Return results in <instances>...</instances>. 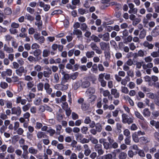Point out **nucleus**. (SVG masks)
Instances as JSON below:
<instances>
[{
	"label": "nucleus",
	"instance_id": "f257e3e1",
	"mask_svg": "<svg viewBox=\"0 0 159 159\" xmlns=\"http://www.w3.org/2000/svg\"><path fill=\"white\" fill-rule=\"evenodd\" d=\"M115 76L117 81L118 82L121 81V84L124 86H126L127 82L130 80V79L128 76H126L125 79H122L117 74L115 75Z\"/></svg>",
	"mask_w": 159,
	"mask_h": 159
},
{
	"label": "nucleus",
	"instance_id": "f03ea898",
	"mask_svg": "<svg viewBox=\"0 0 159 159\" xmlns=\"http://www.w3.org/2000/svg\"><path fill=\"white\" fill-rule=\"evenodd\" d=\"M20 26L18 23L15 22H12L11 24V28L10 29L9 31L11 34H15L17 33V31L16 30Z\"/></svg>",
	"mask_w": 159,
	"mask_h": 159
},
{
	"label": "nucleus",
	"instance_id": "7ed1b4c3",
	"mask_svg": "<svg viewBox=\"0 0 159 159\" xmlns=\"http://www.w3.org/2000/svg\"><path fill=\"white\" fill-rule=\"evenodd\" d=\"M90 46L93 50L95 51L96 53L100 54L102 53V51H101L95 43L93 42L91 43L90 45Z\"/></svg>",
	"mask_w": 159,
	"mask_h": 159
},
{
	"label": "nucleus",
	"instance_id": "20e7f679",
	"mask_svg": "<svg viewBox=\"0 0 159 159\" xmlns=\"http://www.w3.org/2000/svg\"><path fill=\"white\" fill-rule=\"evenodd\" d=\"M122 122L124 123H128L130 124L133 122V119L131 118H128V116L125 114H123L122 116Z\"/></svg>",
	"mask_w": 159,
	"mask_h": 159
},
{
	"label": "nucleus",
	"instance_id": "39448f33",
	"mask_svg": "<svg viewBox=\"0 0 159 159\" xmlns=\"http://www.w3.org/2000/svg\"><path fill=\"white\" fill-rule=\"evenodd\" d=\"M34 37L36 41H38L40 44L43 43L45 41V38L43 36H40L38 33H35L34 34Z\"/></svg>",
	"mask_w": 159,
	"mask_h": 159
},
{
	"label": "nucleus",
	"instance_id": "423d86ee",
	"mask_svg": "<svg viewBox=\"0 0 159 159\" xmlns=\"http://www.w3.org/2000/svg\"><path fill=\"white\" fill-rule=\"evenodd\" d=\"M11 111L12 114L16 115L18 116H19L21 113V108L19 106L12 108L11 109Z\"/></svg>",
	"mask_w": 159,
	"mask_h": 159
},
{
	"label": "nucleus",
	"instance_id": "0eeeda50",
	"mask_svg": "<svg viewBox=\"0 0 159 159\" xmlns=\"http://www.w3.org/2000/svg\"><path fill=\"white\" fill-rule=\"evenodd\" d=\"M101 50L103 51H106L109 49L110 46L109 43L104 42L102 41L100 42L99 43Z\"/></svg>",
	"mask_w": 159,
	"mask_h": 159
},
{
	"label": "nucleus",
	"instance_id": "6e6552de",
	"mask_svg": "<svg viewBox=\"0 0 159 159\" xmlns=\"http://www.w3.org/2000/svg\"><path fill=\"white\" fill-rule=\"evenodd\" d=\"M98 36L100 38L102 39L104 41L107 42L110 40V34L108 32L106 33L103 34H99Z\"/></svg>",
	"mask_w": 159,
	"mask_h": 159
},
{
	"label": "nucleus",
	"instance_id": "1a4fd4ad",
	"mask_svg": "<svg viewBox=\"0 0 159 159\" xmlns=\"http://www.w3.org/2000/svg\"><path fill=\"white\" fill-rule=\"evenodd\" d=\"M12 70L10 69H7L5 71L2 72L1 75L2 77L4 78L6 76H10L12 75Z\"/></svg>",
	"mask_w": 159,
	"mask_h": 159
},
{
	"label": "nucleus",
	"instance_id": "9d476101",
	"mask_svg": "<svg viewBox=\"0 0 159 159\" xmlns=\"http://www.w3.org/2000/svg\"><path fill=\"white\" fill-rule=\"evenodd\" d=\"M3 49L4 51L8 53H12L14 52L13 48L12 47L8 46L6 44L4 45Z\"/></svg>",
	"mask_w": 159,
	"mask_h": 159
},
{
	"label": "nucleus",
	"instance_id": "9b49d317",
	"mask_svg": "<svg viewBox=\"0 0 159 159\" xmlns=\"http://www.w3.org/2000/svg\"><path fill=\"white\" fill-rule=\"evenodd\" d=\"M150 2L148 1H145L144 3L145 8L146 9L147 11L149 12H152L153 11V9L152 7H150Z\"/></svg>",
	"mask_w": 159,
	"mask_h": 159
},
{
	"label": "nucleus",
	"instance_id": "f8f14e48",
	"mask_svg": "<svg viewBox=\"0 0 159 159\" xmlns=\"http://www.w3.org/2000/svg\"><path fill=\"white\" fill-rule=\"evenodd\" d=\"M25 70L23 66H21L18 69H17L15 71V73L17 75L21 76L22 74L25 72Z\"/></svg>",
	"mask_w": 159,
	"mask_h": 159
},
{
	"label": "nucleus",
	"instance_id": "ddd939ff",
	"mask_svg": "<svg viewBox=\"0 0 159 159\" xmlns=\"http://www.w3.org/2000/svg\"><path fill=\"white\" fill-rule=\"evenodd\" d=\"M59 79L58 74L56 73L54 74L53 78L51 80V81L52 83L56 84L59 82Z\"/></svg>",
	"mask_w": 159,
	"mask_h": 159
},
{
	"label": "nucleus",
	"instance_id": "4468645a",
	"mask_svg": "<svg viewBox=\"0 0 159 159\" xmlns=\"http://www.w3.org/2000/svg\"><path fill=\"white\" fill-rule=\"evenodd\" d=\"M151 34L152 36L156 37L159 35V27L156 26L152 31Z\"/></svg>",
	"mask_w": 159,
	"mask_h": 159
},
{
	"label": "nucleus",
	"instance_id": "2eb2a0df",
	"mask_svg": "<svg viewBox=\"0 0 159 159\" xmlns=\"http://www.w3.org/2000/svg\"><path fill=\"white\" fill-rule=\"evenodd\" d=\"M111 93L116 98H118L120 96V93L118 92L117 89H111Z\"/></svg>",
	"mask_w": 159,
	"mask_h": 159
},
{
	"label": "nucleus",
	"instance_id": "dca6fc26",
	"mask_svg": "<svg viewBox=\"0 0 159 159\" xmlns=\"http://www.w3.org/2000/svg\"><path fill=\"white\" fill-rule=\"evenodd\" d=\"M95 89L93 87H90L88 88L86 92V93L89 95H94L95 92Z\"/></svg>",
	"mask_w": 159,
	"mask_h": 159
},
{
	"label": "nucleus",
	"instance_id": "f3484780",
	"mask_svg": "<svg viewBox=\"0 0 159 159\" xmlns=\"http://www.w3.org/2000/svg\"><path fill=\"white\" fill-rule=\"evenodd\" d=\"M99 90L100 93L102 94L104 97H106L110 95V92L108 90H104L103 88H101Z\"/></svg>",
	"mask_w": 159,
	"mask_h": 159
},
{
	"label": "nucleus",
	"instance_id": "a211bd4d",
	"mask_svg": "<svg viewBox=\"0 0 159 159\" xmlns=\"http://www.w3.org/2000/svg\"><path fill=\"white\" fill-rule=\"evenodd\" d=\"M39 3L40 6L43 8V9L45 11H47L49 9L50 6L49 5L45 4L44 2L42 1L40 2Z\"/></svg>",
	"mask_w": 159,
	"mask_h": 159
},
{
	"label": "nucleus",
	"instance_id": "6ab92c4d",
	"mask_svg": "<svg viewBox=\"0 0 159 159\" xmlns=\"http://www.w3.org/2000/svg\"><path fill=\"white\" fill-rule=\"evenodd\" d=\"M37 136L38 139L44 138L45 136H47L45 133L42 131H39L37 134Z\"/></svg>",
	"mask_w": 159,
	"mask_h": 159
},
{
	"label": "nucleus",
	"instance_id": "aec40b11",
	"mask_svg": "<svg viewBox=\"0 0 159 159\" xmlns=\"http://www.w3.org/2000/svg\"><path fill=\"white\" fill-rule=\"evenodd\" d=\"M48 71H43V75L45 77L48 78L49 77L50 75L52 74V72L51 69L49 68H48Z\"/></svg>",
	"mask_w": 159,
	"mask_h": 159
},
{
	"label": "nucleus",
	"instance_id": "412c9836",
	"mask_svg": "<svg viewBox=\"0 0 159 159\" xmlns=\"http://www.w3.org/2000/svg\"><path fill=\"white\" fill-rule=\"evenodd\" d=\"M127 156V154L126 152H121L118 154V158L119 159H126Z\"/></svg>",
	"mask_w": 159,
	"mask_h": 159
},
{
	"label": "nucleus",
	"instance_id": "4be33fe9",
	"mask_svg": "<svg viewBox=\"0 0 159 159\" xmlns=\"http://www.w3.org/2000/svg\"><path fill=\"white\" fill-rule=\"evenodd\" d=\"M95 54V52L93 51H88L86 52V56L88 58H90L93 57Z\"/></svg>",
	"mask_w": 159,
	"mask_h": 159
},
{
	"label": "nucleus",
	"instance_id": "5701e85b",
	"mask_svg": "<svg viewBox=\"0 0 159 159\" xmlns=\"http://www.w3.org/2000/svg\"><path fill=\"white\" fill-rule=\"evenodd\" d=\"M90 85V83L88 80H85L81 84V87L83 88L88 87Z\"/></svg>",
	"mask_w": 159,
	"mask_h": 159
},
{
	"label": "nucleus",
	"instance_id": "b1692460",
	"mask_svg": "<svg viewBox=\"0 0 159 159\" xmlns=\"http://www.w3.org/2000/svg\"><path fill=\"white\" fill-rule=\"evenodd\" d=\"M143 45L145 47L149 49H152L154 47L152 44L149 43L147 41H145L143 43Z\"/></svg>",
	"mask_w": 159,
	"mask_h": 159
},
{
	"label": "nucleus",
	"instance_id": "393cba45",
	"mask_svg": "<svg viewBox=\"0 0 159 159\" xmlns=\"http://www.w3.org/2000/svg\"><path fill=\"white\" fill-rule=\"evenodd\" d=\"M54 88L60 90H66L65 89V86H62V85L60 84H57L54 86Z\"/></svg>",
	"mask_w": 159,
	"mask_h": 159
},
{
	"label": "nucleus",
	"instance_id": "a878e982",
	"mask_svg": "<svg viewBox=\"0 0 159 159\" xmlns=\"http://www.w3.org/2000/svg\"><path fill=\"white\" fill-rule=\"evenodd\" d=\"M146 31L144 29H143L140 33L139 37L140 39H142L144 38L146 35Z\"/></svg>",
	"mask_w": 159,
	"mask_h": 159
},
{
	"label": "nucleus",
	"instance_id": "bb28decb",
	"mask_svg": "<svg viewBox=\"0 0 159 159\" xmlns=\"http://www.w3.org/2000/svg\"><path fill=\"white\" fill-rule=\"evenodd\" d=\"M42 53V51L40 49H37L35 50L33 52L34 56L36 57H38Z\"/></svg>",
	"mask_w": 159,
	"mask_h": 159
},
{
	"label": "nucleus",
	"instance_id": "cd10ccee",
	"mask_svg": "<svg viewBox=\"0 0 159 159\" xmlns=\"http://www.w3.org/2000/svg\"><path fill=\"white\" fill-rule=\"evenodd\" d=\"M143 114L144 116L149 117L151 115V112L148 108H145L143 110Z\"/></svg>",
	"mask_w": 159,
	"mask_h": 159
},
{
	"label": "nucleus",
	"instance_id": "c85d7f7f",
	"mask_svg": "<svg viewBox=\"0 0 159 159\" xmlns=\"http://www.w3.org/2000/svg\"><path fill=\"white\" fill-rule=\"evenodd\" d=\"M29 152L31 154L34 155L37 153L38 150L33 147H30L29 148Z\"/></svg>",
	"mask_w": 159,
	"mask_h": 159
},
{
	"label": "nucleus",
	"instance_id": "c756f323",
	"mask_svg": "<svg viewBox=\"0 0 159 159\" xmlns=\"http://www.w3.org/2000/svg\"><path fill=\"white\" fill-rule=\"evenodd\" d=\"M124 99L128 101L130 104L131 106H134V102L131 98L128 96L124 97Z\"/></svg>",
	"mask_w": 159,
	"mask_h": 159
},
{
	"label": "nucleus",
	"instance_id": "7c9ffc66",
	"mask_svg": "<svg viewBox=\"0 0 159 159\" xmlns=\"http://www.w3.org/2000/svg\"><path fill=\"white\" fill-rule=\"evenodd\" d=\"M73 34L78 35V37L79 38L81 37L82 34V31L80 30L76 29L74 30L73 31Z\"/></svg>",
	"mask_w": 159,
	"mask_h": 159
},
{
	"label": "nucleus",
	"instance_id": "2f4dec72",
	"mask_svg": "<svg viewBox=\"0 0 159 159\" xmlns=\"http://www.w3.org/2000/svg\"><path fill=\"white\" fill-rule=\"evenodd\" d=\"M47 132L49 134L50 136H53L56 133L55 130L52 129L51 127L49 128V129L47 130Z\"/></svg>",
	"mask_w": 159,
	"mask_h": 159
},
{
	"label": "nucleus",
	"instance_id": "473e14b6",
	"mask_svg": "<svg viewBox=\"0 0 159 159\" xmlns=\"http://www.w3.org/2000/svg\"><path fill=\"white\" fill-rule=\"evenodd\" d=\"M34 103L36 106H39L41 105L42 103L41 99L39 98H36L34 101Z\"/></svg>",
	"mask_w": 159,
	"mask_h": 159
},
{
	"label": "nucleus",
	"instance_id": "72a5a7b5",
	"mask_svg": "<svg viewBox=\"0 0 159 159\" xmlns=\"http://www.w3.org/2000/svg\"><path fill=\"white\" fill-rule=\"evenodd\" d=\"M31 107V104L30 103H28L23 106L22 108L23 111L25 112L28 111Z\"/></svg>",
	"mask_w": 159,
	"mask_h": 159
},
{
	"label": "nucleus",
	"instance_id": "f704fd0d",
	"mask_svg": "<svg viewBox=\"0 0 159 159\" xmlns=\"http://www.w3.org/2000/svg\"><path fill=\"white\" fill-rule=\"evenodd\" d=\"M42 54L43 57H47L49 56L50 54V52L49 50L45 49L43 50Z\"/></svg>",
	"mask_w": 159,
	"mask_h": 159
},
{
	"label": "nucleus",
	"instance_id": "c9c22d12",
	"mask_svg": "<svg viewBox=\"0 0 159 159\" xmlns=\"http://www.w3.org/2000/svg\"><path fill=\"white\" fill-rule=\"evenodd\" d=\"M67 80H64L62 78L61 79V84L62 85V86H65V87L66 90L68 88V84L67 83Z\"/></svg>",
	"mask_w": 159,
	"mask_h": 159
},
{
	"label": "nucleus",
	"instance_id": "e433bc0d",
	"mask_svg": "<svg viewBox=\"0 0 159 159\" xmlns=\"http://www.w3.org/2000/svg\"><path fill=\"white\" fill-rule=\"evenodd\" d=\"M121 91L122 93L127 94L129 92V90L128 88L125 86H122L121 88Z\"/></svg>",
	"mask_w": 159,
	"mask_h": 159
},
{
	"label": "nucleus",
	"instance_id": "4c0bfd02",
	"mask_svg": "<svg viewBox=\"0 0 159 159\" xmlns=\"http://www.w3.org/2000/svg\"><path fill=\"white\" fill-rule=\"evenodd\" d=\"M138 9L137 8L134 7H133L130 9V10L128 11V12L129 14L133 13L134 14H136L138 12Z\"/></svg>",
	"mask_w": 159,
	"mask_h": 159
},
{
	"label": "nucleus",
	"instance_id": "58836bf2",
	"mask_svg": "<svg viewBox=\"0 0 159 159\" xmlns=\"http://www.w3.org/2000/svg\"><path fill=\"white\" fill-rule=\"evenodd\" d=\"M4 12L6 15H9L11 14L12 11L10 8L8 7L4 9Z\"/></svg>",
	"mask_w": 159,
	"mask_h": 159
},
{
	"label": "nucleus",
	"instance_id": "ea45409f",
	"mask_svg": "<svg viewBox=\"0 0 159 159\" xmlns=\"http://www.w3.org/2000/svg\"><path fill=\"white\" fill-rule=\"evenodd\" d=\"M91 38L92 39L95 43L100 42L101 39H99L98 37L94 35H93Z\"/></svg>",
	"mask_w": 159,
	"mask_h": 159
},
{
	"label": "nucleus",
	"instance_id": "a19ab883",
	"mask_svg": "<svg viewBox=\"0 0 159 159\" xmlns=\"http://www.w3.org/2000/svg\"><path fill=\"white\" fill-rule=\"evenodd\" d=\"M132 139L136 143H138L139 140L138 135L136 133H134L132 135Z\"/></svg>",
	"mask_w": 159,
	"mask_h": 159
},
{
	"label": "nucleus",
	"instance_id": "79ce46f5",
	"mask_svg": "<svg viewBox=\"0 0 159 159\" xmlns=\"http://www.w3.org/2000/svg\"><path fill=\"white\" fill-rule=\"evenodd\" d=\"M134 115L138 118L142 120H144L143 117L138 111H135L134 112Z\"/></svg>",
	"mask_w": 159,
	"mask_h": 159
},
{
	"label": "nucleus",
	"instance_id": "37998d69",
	"mask_svg": "<svg viewBox=\"0 0 159 159\" xmlns=\"http://www.w3.org/2000/svg\"><path fill=\"white\" fill-rule=\"evenodd\" d=\"M81 133L84 134H86L88 130V128L87 127L83 126L81 128Z\"/></svg>",
	"mask_w": 159,
	"mask_h": 159
},
{
	"label": "nucleus",
	"instance_id": "c03bdc74",
	"mask_svg": "<svg viewBox=\"0 0 159 159\" xmlns=\"http://www.w3.org/2000/svg\"><path fill=\"white\" fill-rule=\"evenodd\" d=\"M56 128L57 131L56 133L58 135L61 134L60 131L62 129V126L60 125H56Z\"/></svg>",
	"mask_w": 159,
	"mask_h": 159
},
{
	"label": "nucleus",
	"instance_id": "a18cd8bd",
	"mask_svg": "<svg viewBox=\"0 0 159 159\" xmlns=\"http://www.w3.org/2000/svg\"><path fill=\"white\" fill-rule=\"evenodd\" d=\"M113 157V156L111 153H108L104 155L102 157V159H112Z\"/></svg>",
	"mask_w": 159,
	"mask_h": 159
},
{
	"label": "nucleus",
	"instance_id": "49530a36",
	"mask_svg": "<svg viewBox=\"0 0 159 159\" xmlns=\"http://www.w3.org/2000/svg\"><path fill=\"white\" fill-rule=\"evenodd\" d=\"M96 131L98 132H100L102 130V125L100 123H97L95 125Z\"/></svg>",
	"mask_w": 159,
	"mask_h": 159
},
{
	"label": "nucleus",
	"instance_id": "de8ad7c7",
	"mask_svg": "<svg viewBox=\"0 0 159 159\" xmlns=\"http://www.w3.org/2000/svg\"><path fill=\"white\" fill-rule=\"evenodd\" d=\"M8 86V84L4 82H1L0 83V87L2 89H5Z\"/></svg>",
	"mask_w": 159,
	"mask_h": 159
},
{
	"label": "nucleus",
	"instance_id": "09e8293b",
	"mask_svg": "<svg viewBox=\"0 0 159 159\" xmlns=\"http://www.w3.org/2000/svg\"><path fill=\"white\" fill-rule=\"evenodd\" d=\"M45 110V107L43 105L40 106L38 108V113H41L44 112Z\"/></svg>",
	"mask_w": 159,
	"mask_h": 159
},
{
	"label": "nucleus",
	"instance_id": "8fccbe9b",
	"mask_svg": "<svg viewBox=\"0 0 159 159\" xmlns=\"http://www.w3.org/2000/svg\"><path fill=\"white\" fill-rule=\"evenodd\" d=\"M141 21V19L139 18H136L134 20H133L132 25L134 26L136 25Z\"/></svg>",
	"mask_w": 159,
	"mask_h": 159
},
{
	"label": "nucleus",
	"instance_id": "3c124183",
	"mask_svg": "<svg viewBox=\"0 0 159 159\" xmlns=\"http://www.w3.org/2000/svg\"><path fill=\"white\" fill-rule=\"evenodd\" d=\"M7 151L9 153H13L15 151V149L13 146L10 145L7 148Z\"/></svg>",
	"mask_w": 159,
	"mask_h": 159
},
{
	"label": "nucleus",
	"instance_id": "603ef678",
	"mask_svg": "<svg viewBox=\"0 0 159 159\" xmlns=\"http://www.w3.org/2000/svg\"><path fill=\"white\" fill-rule=\"evenodd\" d=\"M40 46L39 44L37 43H34L32 44L31 48L33 50H36L39 49L40 48Z\"/></svg>",
	"mask_w": 159,
	"mask_h": 159
},
{
	"label": "nucleus",
	"instance_id": "864d4df0",
	"mask_svg": "<svg viewBox=\"0 0 159 159\" xmlns=\"http://www.w3.org/2000/svg\"><path fill=\"white\" fill-rule=\"evenodd\" d=\"M28 154V151H24L21 157L24 159H29Z\"/></svg>",
	"mask_w": 159,
	"mask_h": 159
},
{
	"label": "nucleus",
	"instance_id": "5fc2aeb1",
	"mask_svg": "<svg viewBox=\"0 0 159 159\" xmlns=\"http://www.w3.org/2000/svg\"><path fill=\"white\" fill-rule=\"evenodd\" d=\"M151 56L154 58L159 57V53L157 51H154L151 53Z\"/></svg>",
	"mask_w": 159,
	"mask_h": 159
},
{
	"label": "nucleus",
	"instance_id": "6e6d98bb",
	"mask_svg": "<svg viewBox=\"0 0 159 159\" xmlns=\"http://www.w3.org/2000/svg\"><path fill=\"white\" fill-rule=\"evenodd\" d=\"M34 70L37 71L38 72H40L41 70H42V68L41 66L39 65H35L34 67Z\"/></svg>",
	"mask_w": 159,
	"mask_h": 159
},
{
	"label": "nucleus",
	"instance_id": "4d7b16f0",
	"mask_svg": "<svg viewBox=\"0 0 159 159\" xmlns=\"http://www.w3.org/2000/svg\"><path fill=\"white\" fill-rule=\"evenodd\" d=\"M90 96L89 98V101L92 102L95 100L97 98V96L94 95H89Z\"/></svg>",
	"mask_w": 159,
	"mask_h": 159
},
{
	"label": "nucleus",
	"instance_id": "13d9d810",
	"mask_svg": "<svg viewBox=\"0 0 159 159\" xmlns=\"http://www.w3.org/2000/svg\"><path fill=\"white\" fill-rule=\"evenodd\" d=\"M110 44L111 46L113 47L116 50L117 48V44L115 41L113 40H111L110 41Z\"/></svg>",
	"mask_w": 159,
	"mask_h": 159
},
{
	"label": "nucleus",
	"instance_id": "bf43d9fd",
	"mask_svg": "<svg viewBox=\"0 0 159 159\" xmlns=\"http://www.w3.org/2000/svg\"><path fill=\"white\" fill-rule=\"evenodd\" d=\"M152 60V58L150 56L144 58V60L146 63L151 62Z\"/></svg>",
	"mask_w": 159,
	"mask_h": 159
},
{
	"label": "nucleus",
	"instance_id": "052dcab7",
	"mask_svg": "<svg viewBox=\"0 0 159 159\" xmlns=\"http://www.w3.org/2000/svg\"><path fill=\"white\" fill-rule=\"evenodd\" d=\"M27 86L28 89H30L34 86V84L33 82L29 81L27 84Z\"/></svg>",
	"mask_w": 159,
	"mask_h": 159
},
{
	"label": "nucleus",
	"instance_id": "680f3d73",
	"mask_svg": "<svg viewBox=\"0 0 159 159\" xmlns=\"http://www.w3.org/2000/svg\"><path fill=\"white\" fill-rule=\"evenodd\" d=\"M43 84L42 83H39L37 85L38 90L39 91H42L43 89Z\"/></svg>",
	"mask_w": 159,
	"mask_h": 159
},
{
	"label": "nucleus",
	"instance_id": "e2e57ef3",
	"mask_svg": "<svg viewBox=\"0 0 159 159\" xmlns=\"http://www.w3.org/2000/svg\"><path fill=\"white\" fill-rule=\"evenodd\" d=\"M123 134L125 136L127 137H129L130 132L128 129H126L124 130Z\"/></svg>",
	"mask_w": 159,
	"mask_h": 159
},
{
	"label": "nucleus",
	"instance_id": "0e129e2a",
	"mask_svg": "<svg viewBox=\"0 0 159 159\" xmlns=\"http://www.w3.org/2000/svg\"><path fill=\"white\" fill-rule=\"evenodd\" d=\"M26 19L30 21H32L34 20V17H33L29 14H27L25 16Z\"/></svg>",
	"mask_w": 159,
	"mask_h": 159
},
{
	"label": "nucleus",
	"instance_id": "69168bd1",
	"mask_svg": "<svg viewBox=\"0 0 159 159\" xmlns=\"http://www.w3.org/2000/svg\"><path fill=\"white\" fill-rule=\"evenodd\" d=\"M91 70L93 72L96 73L98 71L97 66L96 64H94L91 69Z\"/></svg>",
	"mask_w": 159,
	"mask_h": 159
},
{
	"label": "nucleus",
	"instance_id": "338daca9",
	"mask_svg": "<svg viewBox=\"0 0 159 159\" xmlns=\"http://www.w3.org/2000/svg\"><path fill=\"white\" fill-rule=\"evenodd\" d=\"M89 106L88 105L85 103L83 104L81 106L82 109L84 111H86L88 110Z\"/></svg>",
	"mask_w": 159,
	"mask_h": 159
},
{
	"label": "nucleus",
	"instance_id": "774afa93",
	"mask_svg": "<svg viewBox=\"0 0 159 159\" xmlns=\"http://www.w3.org/2000/svg\"><path fill=\"white\" fill-rule=\"evenodd\" d=\"M141 141L144 143H147L149 142L150 139L146 137H143L140 138Z\"/></svg>",
	"mask_w": 159,
	"mask_h": 159
}]
</instances>
